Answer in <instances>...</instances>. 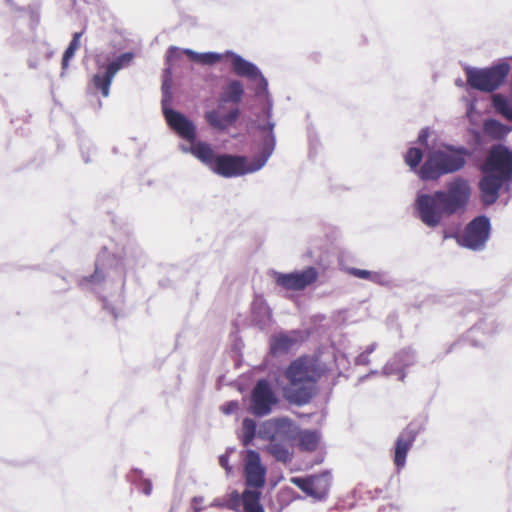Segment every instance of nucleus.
<instances>
[{"instance_id": "obj_13", "label": "nucleus", "mask_w": 512, "mask_h": 512, "mask_svg": "<svg viewBox=\"0 0 512 512\" xmlns=\"http://www.w3.org/2000/svg\"><path fill=\"white\" fill-rule=\"evenodd\" d=\"M291 482L314 501H324L330 490L331 474L325 471L307 477H293Z\"/></svg>"}, {"instance_id": "obj_21", "label": "nucleus", "mask_w": 512, "mask_h": 512, "mask_svg": "<svg viewBox=\"0 0 512 512\" xmlns=\"http://www.w3.org/2000/svg\"><path fill=\"white\" fill-rule=\"evenodd\" d=\"M296 439L298 440V446L301 451L313 452L318 448L321 433L314 429H299Z\"/></svg>"}, {"instance_id": "obj_50", "label": "nucleus", "mask_w": 512, "mask_h": 512, "mask_svg": "<svg viewBox=\"0 0 512 512\" xmlns=\"http://www.w3.org/2000/svg\"><path fill=\"white\" fill-rule=\"evenodd\" d=\"M235 451V449L233 447H228L226 449V452L224 454H227L228 456L233 453Z\"/></svg>"}, {"instance_id": "obj_4", "label": "nucleus", "mask_w": 512, "mask_h": 512, "mask_svg": "<svg viewBox=\"0 0 512 512\" xmlns=\"http://www.w3.org/2000/svg\"><path fill=\"white\" fill-rule=\"evenodd\" d=\"M284 376L287 379L284 389L286 400L297 406L309 403L315 394L318 379L314 361L308 356H300L291 361Z\"/></svg>"}, {"instance_id": "obj_12", "label": "nucleus", "mask_w": 512, "mask_h": 512, "mask_svg": "<svg viewBox=\"0 0 512 512\" xmlns=\"http://www.w3.org/2000/svg\"><path fill=\"white\" fill-rule=\"evenodd\" d=\"M274 281L279 287L289 291H301L318 280L319 272L313 266L289 273L273 272Z\"/></svg>"}, {"instance_id": "obj_35", "label": "nucleus", "mask_w": 512, "mask_h": 512, "mask_svg": "<svg viewBox=\"0 0 512 512\" xmlns=\"http://www.w3.org/2000/svg\"><path fill=\"white\" fill-rule=\"evenodd\" d=\"M243 500L244 492L240 494L238 491L234 490L229 494L225 505L231 510L240 511L242 508Z\"/></svg>"}, {"instance_id": "obj_22", "label": "nucleus", "mask_w": 512, "mask_h": 512, "mask_svg": "<svg viewBox=\"0 0 512 512\" xmlns=\"http://www.w3.org/2000/svg\"><path fill=\"white\" fill-rule=\"evenodd\" d=\"M254 321L261 328L266 326L272 317V312L262 297H255L251 306Z\"/></svg>"}, {"instance_id": "obj_18", "label": "nucleus", "mask_w": 512, "mask_h": 512, "mask_svg": "<svg viewBox=\"0 0 512 512\" xmlns=\"http://www.w3.org/2000/svg\"><path fill=\"white\" fill-rule=\"evenodd\" d=\"M504 182H507V179L496 174L486 175L480 180L479 189L481 201L484 205L490 206L497 201L499 190Z\"/></svg>"}, {"instance_id": "obj_41", "label": "nucleus", "mask_w": 512, "mask_h": 512, "mask_svg": "<svg viewBox=\"0 0 512 512\" xmlns=\"http://www.w3.org/2000/svg\"><path fill=\"white\" fill-rule=\"evenodd\" d=\"M430 136V129L429 127H424L420 130L416 143L420 145L421 147L428 148V138Z\"/></svg>"}, {"instance_id": "obj_34", "label": "nucleus", "mask_w": 512, "mask_h": 512, "mask_svg": "<svg viewBox=\"0 0 512 512\" xmlns=\"http://www.w3.org/2000/svg\"><path fill=\"white\" fill-rule=\"evenodd\" d=\"M205 120L207 123L218 130H225V123L223 117L219 115L217 110H210L205 113Z\"/></svg>"}, {"instance_id": "obj_28", "label": "nucleus", "mask_w": 512, "mask_h": 512, "mask_svg": "<svg viewBox=\"0 0 512 512\" xmlns=\"http://www.w3.org/2000/svg\"><path fill=\"white\" fill-rule=\"evenodd\" d=\"M423 150L420 147H410L405 154V163L412 171L419 170L423 160Z\"/></svg>"}, {"instance_id": "obj_26", "label": "nucleus", "mask_w": 512, "mask_h": 512, "mask_svg": "<svg viewBox=\"0 0 512 512\" xmlns=\"http://www.w3.org/2000/svg\"><path fill=\"white\" fill-rule=\"evenodd\" d=\"M261 492L259 490H244V500L242 508L244 512H264V508L260 503Z\"/></svg>"}, {"instance_id": "obj_11", "label": "nucleus", "mask_w": 512, "mask_h": 512, "mask_svg": "<svg viewBox=\"0 0 512 512\" xmlns=\"http://www.w3.org/2000/svg\"><path fill=\"white\" fill-rule=\"evenodd\" d=\"M135 54L133 52H125L117 56L114 60L107 65H102L99 69H104V72H97L92 82L96 89L100 90L103 97H108L110 94V86L117 72L125 67L131 65Z\"/></svg>"}, {"instance_id": "obj_40", "label": "nucleus", "mask_w": 512, "mask_h": 512, "mask_svg": "<svg viewBox=\"0 0 512 512\" xmlns=\"http://www.w3.org/2000/svg\"><path fill=\"white\" fill-rule=\"evenodd\" d=\"M347 273L353 277L369 280L371 279L372 271L365 270V269H359L355 267H349L346 269Z\"/></svg>"}, {"instance_id": "obj_23", "label": "nucleus", "mask_w": 512, "mask_h": 512, "mask_svg": "<svg viewBox=\"0 0 512 512\" xmlns=\"http://www.w3.org/2000/svg\"><path fill=\"white\" fill-rule=\"evenodd\" d=\"M244 95V86L240 80H231L220 95V101L223 103L238 104Z\"/></svg>"}, {"instance_id": "obj_29", "label": "nucleus", "mask_w": 512, "mask_h": 512, "mask_svg": "<svg viewBox=\"0 0 512 512\" xmlns=\"http://www.w3.org/2000/svg\"><path fill=\"white\" fill-rule=\"evenodd\" d=\"M243 438L242 443L244 446H249L256 434L258 435L256 422L251 418H244L242 421Z\"/></svg>"}, {"instance_id": "obj_1", "label": "nucleus", "mask_w": 512, "mask_h": 512, "mask_svg": "<svg viewBox=\"0 0 512 512\" xmlns=\"http://www.w3.org/2000/svg\"><path fill=\"white\" fill-rule=\"evenodd\" d=\"M275 122L260 125L261 145L250 162L243 156L217 154L207 142H199L193 147L183 148L185 154H191L212 172L225 178H232L253 173L265 166L273 154L276 145L274 134Z\"/></svg>"}, {"instance_id": "obj_19", "label": "nucleus", "mask_w": 512, "mask_h": 512, "mask_svg": "<svg viewBox=\"0 0 512 512\" xmlns=\"http://www.w3.org/2000/svg\"><path fill=\"white\" fill-rule=\"evenodd\" d=\"M495 319L485 318L474 325L466 334L465 338L475 347H481L490 335L497 331Z\"/></svg>"}, {"instance_id": "obj_10", "label": "nucleus", "mask_w": 512, "mask_h": 512, "mask_svg": "<svg viewBox=\"0 0 512 512\" xmlns=\"http://www.w3.org/2000/svg\"><path fill=\"white\" fill-rule=\"evenodd\" d=\"M279 403V398L266 378L256 381L250 395L249 411L256 417H264L273 411Z\"/></svg>"}, {"instance_id": "obj_2", "label": "nucleus", "mask_w": 512, "mask_h": 512, "mask_svg": "<svg viewBox=\"0 0 512 512\" xmlns=\"http://www.w3.org/2000/svg\"><path fill=\"white\" fill-rule=\"evenodd\" d=\"M471 192L468 180L463 177L448 182L445 189L418 192L413 204L414 215L428 228L445 227L449 218L467 211Z\"/></svg>"}, {"instance_id": "obj_37", "label": "nucleus", "mask_w": 512, "mask_h": 512, "mask_svg": "<svg viewBox=\"0 0 512 512\" xmlns=\"http://www.w3.org/2000/svg\"><path fill=\"white\" fill-rule=\"evenodd\" d=\"M370 282L381 286H389L391 278L386 271H372Z\"/></svg>"}, {"instance_id": "obj_9", "label": "nucleus", "mask_w": 512, "mask_h": 512, "mask_svg": "<svg viewBox=\"0 0 512 512\" xmlns=\"http://www.w3.org/2000/svg\"><path fill=\"white\" fill-rule=\"evenodd\" d=\"M491 234V221L486 215L473 218L465 227L458 243L473 251H482Z\"/></svg>"}, {"instance_id": "obj_6", "label": "nucleus", "mask_w": 512, "mask_h": 512, "mask_svg": "<svg viewBox=\"0 0 512 512\" xmlns=\"http://www.w3.org/2000/svg\"><path fill=\"white\" fill-rule=\"evenodd\" d=\"M223 58L230 60L231 70L239 77L247 78L255 83V92L259 96L267 91L268 80L263 75L259 67L251 61L246 60L240 54L232 50H226L223 53L204 52L202 53V64L213 65Z\"/></svg>"}, {"instance_id": "obj_36", "label": "nucleus", "mask_w": 512, "mask_h": 512, "mask_svg": "<svg viewBox=\"0 0 512 512\" xmlns=\"http://www.w3.org/2000/svg\"><path fill=\"white\" fill-rule=\"evenodd\" d=\"M253 84V90H254V93H255V97L257 98H261V97H265L266 99V106L264 108V115L265 117L267 118V122L264 123L263 125H266L268 122H272L271 121V117H272V107H273V103H272V99L270 98V95H269V91L267 90L265 93H262L261 95L257 96L256 95V92H255V83L254 82H251ZM261 124H259L257 126V129L259 130V126Z\"/></svg>"}, {"instance_id": "obj_7", "label": "nucleus", "mask_w": 512, "mask_h": 512, "mask_svg": "<svg viewBox=\"0 0 512 512\" xmlns=\"http://www.w3.org/2000/svg\"><path fill=\"white\" fill-rule=\"evenodd\" d=\"M171 85L168 84L167 79L162 83V111L169 128L174 131L180 138L186 140L188 144H179V150L185 153L183 148L195 146L197 143L202 142L197 140L196 125L186 117L183 113L171 108L172 103Z\"/></svg>"}, {"instance_id": "obj_55", "label": "nucleus", "mask_w": 512, "mask_h": 512, "mask_svg": "<svg viewBox=\"0 0 512 512\" xmlns=\"http://www.w3.org/2000/svg\"><path fill=\"white\" fill-rule=\"evenodd\" d=\"M456 84H457L458 86H461V85H462L460 80L456 81Z\"/></svg>"}, {"instance_id": "obj_52", "label": "nucleus", "mask_w": 512, "mask_h": 512, "mask_svg": "<svg viewBox=\"0 0 512 512\" xmlns=\"http://www.w3.org/2000/svg\"><path fill=\"white\" fill-rule=\"evenodd\" d=\"M369 376H370V374H367V375H365V376H362V377L360 378V381H364V380L368 379V378H369Z\"/></svg>"}, {"instance_id": "obj_51", "label": "nucleus", "mask_w": 512, "mask_h": 512, "mask_svg": "<svg viewBox=\"0 0 512 512\" xmlns=\"http://www.w3.org/2000/svg\"><path fill=\"white\" fill-rule=\"evenodd\" d=\"M378 373H379V371H378V370H371V371L369 372V374H370V375H376V374H378Z\"/></svg>"}, {"instance_id": "obj_45", "label": "nucleus", "mask_w": 512, "mask_h": 512, "mask_svg": "<svg viewBox=\"0 0 512 512\" xmlns=\"http://www.w3.org/2000/svg\"><path fill=\"white\" fill-rule=\"evenodd\" d=\"M183 54H186L193 61L202 62V53L187 48L183 50Z\"/></svg>"}, {"instance_id": "obj_15", "label": "nucleus", "mask_w": 512, "mask_h": 512, "mask_svg": "<svg viewBox=\"0 0 512 512\" xmlns=\"http://www.w3.org/2000/svg\"><path fill=\"white\" fill-rule=\"evenodd\" d=\"M486 165L491 172L507 179L506 189H509V182L512 183V151L502 144L493 146Z\"/></svg>"}, {"instance_id": "obj_5", "label": "nucleus", "mask_w": 512, "mask_h": 512, "mask_svg": "<svg viewBox=\"0 0 512 512\" xmlns=\"http://www.w3.org/2000/svg\"><path fill=\"white\" fill-rule=\"evenodd\" d=\"M470 155V150L465 146L443 144L441 149L428 152L419 169L418 176L423 181H430L458 172L465 167Z\"/></svg>"}, {"instance_id": "obj_44", "label": "nucleus", "mask_w": 512, "mask_h": 512, "mask_svg": "<svg viewBox=\"0 0 512 512\" xmlns=\"http://www.w3.org/2000/svg\"><path fill=\"white\" fill-rule=\"evenodd\" d=\"M219 464L222 468L225 469L227 475L232 472V466L229 464V456L227 454H222L219 456Z\"/></svg>"}, {"instance_id": "obj_27", "label": "nucleus", "mask_w": 512, "mask_h": 512, "mask_svg": "<svg viewBox=\"0 0 512 512\" xmlns=\"http://www.w3.org/2000/svg\"><path fill=\"white\" fill-rule=\"evenodd\" d=\"M483 131L494 139H502L511 131V128L496 119L489 118L483 124Z\"/></svg>"}, {"instance_id": "obj_24", "label": "nucleus", "mask_w": 512, "mask_h": 512, "mask_svg": "<svg viewBox=\"0 0 512 512\" xmlns=\"http://www.w3.org/2000/svg\"><path fill=\"white\" fill-rule=\"evenodd\" d=\"M295 338L280 333L270 338V353L272 355H282L288 353L294 346Z\"/></svg>"}, {"instance_id": "obj_3", "label": "nucleus", "mask_w": 512, "mask_h": 512, "mask_svg": "<svg viewBox=\"0 0 512 512\" xmlns=\"http://www.w3.org/2000/svg\"><path fill=\"white\" fill-rule=\"evenodd\" d=\"M125 285V268L121 257H109L107 249L99 253L96 263L95 272L84 277L80 281L83 289L91 290L103 301V308L110 312L114 319L119 317V313L115 307L110 306L107 301L108 296H113L116 291H122Z\"/></svg>"}, {"instance_id": "obj_42", "label": "nucleus", "mask_w": 512, "mask_h": 512, "mask_svg": "<svg viewBox=\"0 0 512 512\" xmlns=\"http://www.w3.org/2000/svg\"><path fill=\"white\" fill-rule=\"evenodd\" d=\"M240 111L238 108L230 110L227 114L223 115V121L225 123V129L232 125L239 117Z\"/></svg>"}, {"instance_id": "obj_38", "label": "nucleus", "mask_w": 512, "mask_h": 512, "mask_svg": "<svg viewBox=\"0 0 512 512\" xmlns=\"http://www.w3.org/2000/svg\"><path fill=\"white\" fill-rule=\"evenodd\" d=\"M143 472L140 469H134L132 471V477H134V481L136 479L141 480V490L145 495H150L152 492V483L148 479H142Z\"/></svg>"}, {"instance_id": "obj_32", "label": "nucleus", "mask_w": 512, "mask_h": 512, "mask_svg": "<svg viewBox=\"0 0 512 512\" xmlns=\"http://www.w3.org/2000/svg\"><path fill=\"white\" fill-rule=\"evenodd\" d=\"M277 418L263 422L258 429V436L261 439H268L270 442L276 440Z\"/></svg>"}, {"instance_id": "obj_14", "label": "nucleus", "mask_w": 512, "mask_h": 512, "mask_svg": "<svg viewBox=\"0 0 512 512\" xmlns=\"http://www.w3.org/2000/svg\"><path fill=\"white\" fill-rule=\"evenodd\" d=\"M417 362V355L411 347H405L395 352L393 356L383 366L381 374L397 376L398 380L404 382L407 377L406 369Z\"/></svg>"}, {"instance_id": "obj_39", "label": "nucleus", "mask_w": 512, "mask_h": 512, "mask_svg": "<svg viewBox=\"0 0 512 512\" xmlns=\"http://www.w3.org/2000/svg\"><path fill=\"white\" fill-rule=\"evenodd\" d=\"M82 159L85 163L92 161V156L96 154V148L88 141H82L80 144Z\"/></svg>"}, {"instance_id": "obj_48", "label": "nucleus", "mask_w": 512, "mask_h": 512, "mask_svg": "<svg viewBox=\"0 0 512 512\" xmlns=\"http://www.w3.org/2000/svg\"><path fill=\"white\" fill-rule=\"evenodd\" d=\"M377 346H378L377 343L373 342L372 344L367 346L363 352L367 355H370L376 350Z\"/></svg>"}, {"instance_id": "obj_43", "label": "nucleus", "mask_w": 512, "mask_h": 512, "mask_svg": "<svg viewBox=\"0 0 512 512\" xmlns=\"http://www.w3.org/2000/svg\"><path fill=\"white\" fill-rule=\"evenodd\" d=\"M238 408V401H228L221 407V410L225 415H232L238 410Z\"/></svg>"}, {"instance_id": "obj_47", "label": "nucleus", "mask_w": 512, "mask_h": 512, "mask_svg": "<svg viewBox=\"0 0 512 512\" xmlns=\"http://www.w3.org/2000/svg\"><path fill=\"white\" fill-rule=\"evenodd\" d=\"M370 358H369V355L365 354L364 352L360 353L356 358H355V364L356 365H361V366H367L370 364Z\"/></svg>"}, {"instance_id": "obj_31", "label": "nucleus", "mask_w": 512, "mask_h": 512, "mask_svg": "<svg viewBox=\"0 0 512 512\" xmlns=\"http://www.w3.org/2000/svg\"><path fill=\"white\" fill-rule=\"evenodd\" d=\"M493 107L507 120L512 121V105L505 96L501 94L494 95Z\"/></svg>"}, {"instance_id": "obj_16", "label": "nucleus", "mask_w": 512, "mask_h": 512, "mask_svg": "<svg viewBox=\"0 0 512 512\" xmlns=\"http://www.w3.org/2000/svg\"><path fill=\"white\" fill-rule=\"evenodd\" d=\"M244 476L247 487L258 490L265 484L266 468L261 464V458L257 451H246Z\"/></svg>"}, {"instance_id": "obj_8", "label": "nucleus", "mask_w": 512, "mask_h": 512, "mask_svg": "<svg viewBox=\"0 0 512 512\" xmlns=\"http://www.w3.org/2000/svg\"><path fill=\"white\" fill-rule=\"evenodd\" d=\"M511 66L507 59L486 67L476 68L467 66L465 74L468 85L478 91L491 93L497 90L506 80Z\"/></svg>"}, {"instance_id": "obj_53", "label": "nucleus", "mask_w": 512, "mask_h": 512, "mask_svg": "<svg viewBox=\"0 0 512 512\" xmlns=\"http://www.w3.org/2000/svg\"><path fill=\"white\" fill-rule=\"evenodd\" d=\"M117 297H118V300H119L120 302H122V301H123L122 293H119Z\"/></svg>"}, {"instance_id": "obj_49", "label": "nucleus", "mask_w": 512, "mask_h": 512, "mask_svg": "<svg viewBox=\"0 0 512 512\" xmlns=\"http://www.w3.org/2000/svg\"><path fill=\"white\" fill-rule=\"evenodd\" d=\"M474 110V104L473 103H470L469 106H468V109H467V116H470V114L473 112Z\"/></svg>"}, {"instance_id": "obj_33", "label": "nucleus", "mask_w": 512, "mask_h": 512, "mask_svg": "<svg viewBox=\"0 0 512 512\" xmlns=\"http://www.w3.org/2000/svg\"><path fill=\"white\" fill-rule=\"evenodd\" d=\"M183 54V50H180L178 47L171 46L167 53H166V63L168 67L164 70V80L167 79L168 84L170 85V79L171 76V68L170 66L173 64V62L181 57Z\"/></svg>"}, {"instance_id": "obj_20", "label": "nucleus", "mask_w": 512, "mask_h": 512, "mask_svg": "<svg viewBox=\"0 0 512 512\" xmlns=\"http://www.w3.org/2000/svg\"><path fill=\"white\" fill-rule=\"evenodd\" d=\"M299 434V427L288 417L277 418L276 440L291 443Z\"/></svg>"}, {"instance_id": "obj_30", "label": "nucleus", "mask_w": 512, "mask_h": 512, "mask_svg": "<svg viewBox=\"0 0 512 512\" xmlns=\"http://www.w3.org/2000/svg\"><path fill=\"white\" fill-rule=\"evenodd\" d=\"M81 36H82V32H75L73 34L72 40L70 41L68 47L64 51V54L62 57V70L63 71L65 69H67L70 59L73 58L76 50L79 48Z\"/></svg>"}, {"instance_id": "obj_46", "label": "nucleus", "mask_w": 512, "mask_h": 512, "mask_svg": "<svg viewBox=\"0 0 512 512\" xmlns=\"http://www.w3.org/2000/svg\"><path fill=\"white\" fill-rule=\"evenodd\" d=\"M183 54H186L193 61L202 62V53L187 48L183 50Z\"/></svg>"}, {"instance_id": "obj_17", "label": "nucleus", "mask_w": 512, "mask_h": 512, "mask_svg": "<svg viewBox=\"0 0 512 512\" xmlns=\"http://www.w3.org/2000/svg\"><path fill=\"white\" fill-rule=\"evenodd\" d=\"M418 431L408 425L397 437L394 445L393 462L398 470H401L406 465V458L409 450L411 449Z\"/></svg>"}, {"instance_id": "obj_25", "label": "nucleus", "mask_w": 512, "mask_h": 512, "mask_svg": "<svg viewBox=\"0 0 512 512\" xmlns=\"http://www.w3.org/2000/svg\"><path fill=\"white\" fill-rule=\"evenodd\" d=\"M291 443L274 440L267 446V451L277 461L282 463H288L292 460L293 454L290 450Z\"/></svg>"}, {"instance_id": "obj_54", "label": "nucleus", "mask_w": 512, "mask_h": 512, "mask_svg": "<svg viewBox=\"0 0 512 512\" xmlns=\"http://www.w3.org/2000/svg\"><path fill=\"white\" fill-rule=\"evenodd\" d=\"M197 500H202V498H198V497H194V498H193V501H194V502H197Z\"/></svg>"}]
</instances>
